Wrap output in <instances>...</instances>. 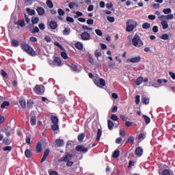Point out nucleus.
Returning a JSON list of instances; mask_svg holds the SVG:
<instances>
[{
    "instance_id": "f257e3e1",
    "label": "nucleus",
    "mask_w": 175,
    "mask_h": 175,
    "mask_svg": "<svg viewBox=\"0 0 175 175\" xmlns=\"http://www.w3.org/2000/svg\"><path fill=\"white\" fill-rule=\"evenodd\" d=\"M21 47L25 53H27L31 57H35L36 55V51L29 45L28 43L23 42L21 44Z\"/></svg>"
},
{
    "instance_id": "f03ea898",
    "label": "nucleus",
    "mask_w": 175,
    "mask_h": 175,
    "mask_svg": "<svg viewBox=\"0 0 175 175\" xmlns=\"http://www.w3.org/2000/svg\"><path fill=\"white\" fill-rule=\"evenodd\" d=\"M126 32H132L137 27V22L135 19H129L126 23Z\"/></svg>"
},
{
    "instance_id": "7ed1b4c3",
    "label": "nucleus",
    "mask_w": 175,
    "mask_h": 175,
    "mask_svg": "<svg viewBox=\"0 0 175 175\" xmlns=\"http://www.w3.org/2000/svg\"><path fill=\"white\" fill-rule=\"evenodd\" d=\"M132 43L135 47H142V46L144 44L140 36H139L137 34H135L133 38Z\"/></svg>"
},
{
    "instance_id": "20e7f679",
    "label": "nucleus",
    "mask_w": 175,
    "mask_h": 175,
    "mask_svg": "<svg viewBox=\"0 0 175 175\" xmlns=\"http://www.w3.org/2000/svg\"><path fill=\"white\" fill-rule=\"evenodd\" d=\"M33 92L37 95H43L44 94V86L42 85H36L33 89Z\"/></svg>"
},
{
    "instance_id": "39448f33",
    "label": "nucleus",
    "mask_w": 175,
    "mask_h": 175,
    "mask_svg": "<svg viewBox=\"0 0 175 175\" xmlns=\"http://www.w3.org/2000/svg\"><path fill=\"white\" fill-rule=\"evenodd\" d=\"M51 66H62V61L61 60V58L58 57H55L53 62H51L49 63Z\"/></svg>"
},
{
    "instance_id": "423d86ee",
    "label": "nucleus",
    "mask_w": 175,
    "mask_h": 175,
    "mask_svg": "<svg viewBox=\"0 0 175 175\" xmlns=\"http://www.w3.org/2000/svg\"><path fill=\"white\" fill-rule=\"evenodd\" d=\"M72 158H73V155L70 153H66L65 156L59 159V162H68L69 161H72Z\"/></svg>"
},
{
    "instance_id": "0eeeda50",
    "label": "nucleus",
    "mask_w": 175,
    "mask_h": 175,
    "mask_svg": "<svg viewBox=\"0 0 175 175\" xmlns=\"http://www.w3.org/2000/svg\"><path fill=\"white\" fill-rule=\"evenodd\" d=\"M94 83L97 87H105L106 85V81L105 79L100 78L94 79Z\"/></svg>"
},
{
    "instance_id": "6e6552de",
    "label": "nucleus",
    "mask_w": 175,
    "mask_h": 175,
    "mask_svg": "<svg viewBox=\"0 0 175 175\" xmlns=\"http://www.w3.org/2000/svg\"><path fill=\"white\" fill-rule=\"evenodd\" d=\"M75 150L76 151H78V152H82V154L88 152V148H85L83 145H78L76 146Z\"/></svg>"
},
{
    "instance_id": "1a4fd4ad",
    "label": "nucleus",
    "mask_w": 175,
    "mask_h": 175,
    "mask_svg": "<svg viewBox=\"0 0 175 175\" xmlns=\"http://www.w3.org/2000/svg\"><path fill=\"white\" fill-rule=\"evenodd\" d=\"M140 61H142V57L140 56H137L127 59V62H131V64H136L137 62H140Z\"/></svg>"
},
{
    "instance_id": "9d476101",
    "label": "nucleus",
    "mask_w": 175,
    "mask_h": 175,
    "mask_svg": "<svg viewBox=\"0 0 175 175\" xmlns=\"http://www.w3.org/2000/svg\"><path fill=\"white\" fill-rule=\"evenodd\" d=\"M82 40H90L91 38V35L87 31H84L81 34Z\"/></svg>"
},
{
    "instance_id": "9b49d317",
    "label": "nucleus",
    "mask_w": 175,
    "mask_h": 175,
    "mask_svg": "<svg viewBox=\"0 0 175 175\" xmlns=\"http://www.w3.org/2000/svg\"><path fill=\"white\" fill-rule=\"evenodd\" d=\"M49 26L51 29H57V28H58V23H57V21H51Z\"/></svg>"
},
{
    "instance_id": "f8f14e48",
    "label": "nucleus",
    "mask_w": 175,
    "mask_h": 175,
    "mask_svg": "<svg viewBox=\"0 0 175 175\" xmlns=\"http://www.w3.org/2000/svg\"><path fill=\"white\" fill-rule=\"evenodd\" d=\"M70 68L71 69V70H72L73 72H80V70H81V66H77L75 64H71L70 66Z\"/></svg>"
},
{
    "instance_id": "ddd939ff",
    "label": "nucleus",
    "mask_w": 175,
    "mask_h": 175,
    "mask_svg": "<svg viewBox=\"0 0 175 175\" xmlns=\"http://www.w3.org/2000/svg\"><path fill=\"white\" fill-rule=\"evenodd\" d=\"M135 155L137 157H142L143 155V148L138 146L135 148Z\"/></svg>"
},
{
    "instance_id": "4468645a",
    "label": "nucleus",
    "mask_w": 175,
    "mask_h": 175,
    "mask_svg": "<svg viewBox=\"0 0 175 175\" xmlns=\"http://www.w3.org/2000/svg\"><path fill=\"white\" fill-rule=\"evenodd\" d=\"M37 12L39 16H43V14H44L46 13V11L44 10V8H43L42 7H38L37 8Z\"/></svg>"
},
{
    "instance_id": "2eb2a0df",
    "label": "nucleus",
    "mask_w": 175,
    "mask_h": 175,
    "mask_svg": "<svg viewBox=\"0 0 175 175\" xmlns=\"http://www.w3.org/2000/svg\"><path fill=\"white\" fill-rule=\"evenodd\" d=\"M15 24H16V25H19L20 27H21V28H24V27L25 26V21L24 19L19 20L16 22Z\"/></svg>"
},
{
    "instance_id": "dca6fc26",
    "label": "nucleus",
    "mask_w": 175,
    "mask_h": 175,
    "mask_svg": "<svg viewBox=\"0 0 175 175\" xmlns=\"http://www.w3.org/2000/svg\"><path fill=\"white\" fill-rule=\"evenodd\" d=\"M36 152H42V142H38L36 147Z\"/></svg>"
},
{
    "instance_id": "f3484780",
    "label": "nucleus",
    "mask_w": 175,
    "mask_h": 175,
    "mask_svg": "<svg viewBox=\"0 0 175 175\" xmlns=\"http://www.w3.org/2000/svg\"><path fill=\"white\" fill-rule=\"evenodd\" d=\"M26 12H27L29 16H35V14H36L35 10H31V8H26Z\"/></svg>"
},
{
    "instance_id": "a211bd4d",
    "label": "nucleus",
    "mask_w": 175,
    "mask_h": 175,
    "mask_svg": "<svg viewBox=\"0 0 175 175\" xmlns=\"http://www.w3.org/2000/svg\"><path fill=\"white\" fill-rule=\"evenodd\" d=\"M57 147H62L64 146V139H57L55 142Z\"/></svg>"
},
{
    "instance_id": "6ab92c4d",
    "label": "nucleus",
    "mask_w": 175,
    "mask_h": 175,
    "mask_svg": "<svg viewBox=\"0 0 175 175\" xmlns=\"http://www.w3.org/2000/svg\"><path fill=\"white\" fill-rule=\"evenodd\" d=\"M107 124H108V129L109 131H113V128L114 127V123L113 121L108 120H107Z\"/></svg>"
},
{
    "instance_id": "aec40b11",
    "label": "nucleus",
    "mask_w": 175,
    "mask_h": 175,
    "mask_svg": "<svg viewBox=\"0 0 175 175\" xmlns=\"http://www.w3.org/2000/svg\"><path fill=\"white\" fill-rule=\"evenodd\" d=\"M75 47L77 50H83L84 46L83 45V43L78 42L75 44Z\"/></svg>"
},
{
    "instance_id": "412c9836",
    "label": "nucleus",
    "mask_w": 175,
    "mask_h": 175,
    "mask_svg": "<svg viewBox=\"0 0 175 175\" xmlns=\"http://www.w3.org/2000/svg\"><path fill=\"white\" fill-rule=\"evenodd\" d=\"M30 124H31V125H32V126L36 125V116H33L31 117V119H30Z\"/></svg>"
},
{
    "instance_id": "4be33fe9",
    "label": "nucleus",
    "mask_w": 175,
    "mask_h": 175,
    "mask_svg": "<svg viewBox=\"0 0 175 175\" xmlns=\"http://www.w3.org/2000/svg\"><path fill=\"white\" fill-rule=\"evenodd\" d=\"M102 136V129H98L97 131L96 140L99 142L100 140V137Z\"/></svg>"
},
{
    "instance_id": "5701e85b",
    "label": "nucleus",
    "mask_w": 175,
    "mask_h": 175,
    "mask_svg": "<svg viewBox=\"0 0 175 175\" xmlns=\"http://www.w3.org/2000/svg\"><path fill=\"white\" fill-rule=\"evenodd\" d=\"M161 25L163 27V29H167V28H169V24H167V21H161Z\"/></svg>"
},
{
    "instance_id": "b1692460",
    "label": "nucleus",
    "mask_w": 175,
    "mask_h": 175,
    "mask_svg": "<svg viewBox=\"0 0 175 175\" xmlns=\"http://www.w3.org/2000/svg\"><path fill=\"white\" fill-rule=\"evenodd\" d=\"M8 106H10V103L9 101H3L1 105V109H5V107H8Z\"/></svg>"
},
{
    "instance_id": "393cba45",
    "label": "nucleus",
    "mask_w": 175,
    "mask_h": 175,
    "mask_svg": "<svg viewBox=\"0 0 175 175\" xmlns=\"http://www.w3.org/2000/svg\"><path fill=\"white\" fill-rule=\"evenodd\" d=\"M3 143L5 144V146H10L12 144V140L9 139L8 138L5 137L3 140Z\"/></svg>"
},
{
    "instance_id": "a878e982",
    "label": "nucleus",
    "mask_w": 175,
    "mask_h": 175,
    "mask_svg": "<svg viewBox=\"0 0 175 175\" xmlns=\"http://www.w3.org/2000/svg\"><path fill=\"white\" fill-rule=\"evenodd\" d=\"M51 120L53 122V124H58L59 122L58 117L54 116H52L51 117Z\"/></svg>"
},
{
    "instance_id": "bb28decb",
    "label": "nucleus",
    "mask_w": 175,
    "mask_h": 175,
    "mask_svg": "<svg viewBox=\"0 0 175 175\" xmlns=\"http://www.w3.org/2000/svg\"><path fill=\"white\" fill-rule=\"evenodd\" d=\"M142 83H143L142 77H139L135 80V85H140V84H142Z\"/></svg>"
},
{
    "instance_id": "cd10ccee",
    "label": "nucleus",
    "mask_w": 175,
    "mask_h": 175,
    "mask_svg": "<svg viewBox=\"0 0 175 175\" xmlns=\"http://www.w3.org/2000/svg\"><path fill=\"white\" fill-rule=\"evenodd\" d=\"M142 117L144 119L146 124H150V122H151V119L150 118V117H148L146 115H143Z\"/></svg>"
},
{
    "instance_id": "c85d7f7f",
    "label": "nucleus",
    "mask_w": 175,
    "mask_h": 175,
    "mask_svg": "<svg viewBox=\"0 0 175 175\" xmlns=\"http://www.w3.org/2000/svg\"><path fill=\"white\" fill-rule=\"evenodd\" d=\"M11 45L12 46V47H18V40H12L11 41Z\"/></svg>"
},
{
    "instance_id": "c756f323",
    "label": "nucleus",
    "mask_w": 175,
    "mask_h": 175,
    "mask_svg": "<svg viewBox=\"0 0 175 175\" xmlns=\"http://www.w3.org/2000/svg\"><path fill=\"white\" fill-rule=\"evenodd\" d=\"M118 157H120V150H116L113 152L112 154V158H118Z\"/></svg>"
},
{
    "instance_id": "7c9ffc66",
    "label": "nucleus",
    "mask_w": 175,
    "mask_h": 175,
    "mask_svg": "<svg viewBox=\"0 0 175 175\" xmlns=\"http://www.w3.org/2000/svg\"><path fill=\"white\" fill-rule=\"evenodd\" d=\"M84 137H85V134L81 133L78 135L77 139H78L79 142H83V140H84Z\"/></svg>"
},
{
    "instance_id": "2f4dec72",
    "label": "nucleus",
    "mask_w": 175,
    "mask_h": 175,
    "mask_svg": "<svg viewBox=\"0 0 175 175\" xmlns=\"http://www.w3.org/2000/svg\"><path fill=\"white\" fill-rule=\"evenodd\" d=\"M19 104L21 106L22 109H25L27 107V105L25 103V100H19Z\"/></svg>"
},
{
    "instance_id": "473e14b6",
    "label": "nucleus",
    "mask_w": 175,
    "mask_h": 175,
    "mask_svg": "<svg viewBox=\"0 0 175 175\" xmlns=\"http://www.w3.org/2000/svg\"><path fill=\"white\" fill-rule=\"evenodd\" d=\"M135 142V137L133 136H131L127 139L126 143H129L130 144H133Z\"/></svg>"
},
{
    "instance_id": "72a5a7b5",
    "label": "nucleus",
    "mask_w": 175,
    "mask_h": 175,
    "mask_svg": "<svg viewBox=\"0 0 175 175\" xmlns=\"http://www.w3.org/2000/svg\"><path fill=\"white\" fill-rule=\"evenodd\" d=\"M46 5L49 9H53V8H54V5L53 4V1H51V0H47Z\"/></svg>"
},
{
    "instance_id": "f704fd0d",
    "label": "nucleus",
    "mask_w": 175,
    "mask_h": 175,
    "mask_svg": "<svg viewBox=\"0 0 175 175\" xmlns=\"http://www.w3.org/2000/svg\"><path fill=\"white\" fill-rule=\"evenodd\" d=\"M25 155L28 159L31 158V150L30 149H26L25 151Z\"/></svg>"
},
{
    "instance_id": "c9c22d12",
    "label": "nucleus",
    "mask_w": 175,
    "mask_h": 175,
    "mask_svg": "<svg viewBox=\"0 0 175 175\" xmlns=\"http://www.w3.org/2000/svg\"><path fill=\"white\" fill-rule=\"evenodd\" d=\"M146 133H141L137 137V140H142V139H146Z\"/></svg>"
},
{
    "instance_id": "e433bc0d",
    "label": "nucleus",
    "mask_w": 175,
    "mask_h": 175,
    "mask_svg": "<svg viewBox=\"0 0 175 175\" xmlns=\"http://www.w3.org/2000/svg\"><path fill=\"white\" fill-rule=\"evenodd\" d=\"M52 130L55 132V131H58L59 129V126H58V124H53L51 126Z\"/></svg>"
},
{
    "instance_id": "4c0bfd02",
    "label": "nucleus",
    "mask_w": 175,
    "mask_h": 175,
    "mask_svg": "<svg viewBox=\"0 0 175 175\" xmlns=\"http://www.w3.org/2000/svg\"><path fill=\"white\" fill-rule=\"evenodd\" d=\"M163 13H164V14H170V13H172V9L165 8L163 10Z\"/></svg>"
},
{
    "instance_id": "58836bf2",
    "label": "nucleus",
    "mask_w": 175,
    "mask_h": 175,
    "mask_svg": "<svg viewBox=\"0 0 175 175\" xmlns=\"http://www.w3.org/2000/svg\"><path fill=\"white\" fill-rule=\"evenodd\" d=\"M150 27H151V25L148 23H144L143 25H142V28L144 29H148V28H150Z\"/></svg>"
},
{
    "instance_id": "ea45409f",
    "label": "nucleus",
    "mask_w": 175,
    "mask_h": 175,
    "mask_svg": "<svg viewBox=\"0 0 175 175\" xmlns=\"http://www.w3.org/2000/svg\"><path fill=\"white\" fill-rule=\"evenodd\" d=\"M142 100H143L144 105H148V103H150V98L147 97H143Z\"/></svg>"
},
{
    "instance_id": "a19ab883",
    "label": "nucleus",
    "mask_w": 175,
    "mask_h": 175,
    "mask_svg": "<svg viewBox=\"0 0 175 175\" xmlns=\"http://www.w3.org/2000/svg\"><path fill=\"white\" fill-rule=\"evenodd\" d=\"M161 39H163V40H167L169 39V34L164 33L160 36Z\"/></svg>"
},
{
    "instance_id": "79ce46f5",
    "label": "nucleus",
    "mask_w": 175,
    "mask_h": 175,
    "mask_svg": "<svg viewBox=\"0 0 175 175\" xmlns=\"http://www.w3.org/2000/svg\"><path fill=\"white\" fill-rule=\"evenodd\" d=\"M70 33V29L66 27L63 31V35H69Z\"/></svg>"
},
{
    "instance_id": "37998d69",
    "label": "nucleus",
    "mask_w": 175,
    "mask_h": 175,
    "mask_svg": "<svg viewBox=\"0 0 175 175\" xmlns=\"http://www.w3.org/2000/svg\"><path fill=\"white\" fill-rule=\"evenodd\" d=\"M32 24H38L39 23V18L38 17H33L31 18Z\"/></svg>"
},
{
    "instance_id": "c03bdc74",
    "label": "nucleus",
    "mask_w": 175,
    "mask_h": 175,
    "mask_svg": "<svg viewBox=\"0 0 175 175\" xmlns=\"http://www.w3.org/2000/svg\"><path fill=\"white\" fill-rule=\"evenodd\" d=\"M107 20L109 21V23H114L116 21V18H114V16H107Z\"/></svg>"
},
{
    "instance_id": "a18cd8bd",
    "label": "nucleus",
    "mask_w": 175,
    "mask_h": 175,
    "mask_svg": "<svg viewBox=\"0 0 175 175\" xmlns=\"http://www.w3.org/2000/svg\"><path fill=\"white\" fill-rule=\"evenodd\" d=\"M165 18L166 20H173V18H174V15H173V14L165 15Z\"/></svg>"
},
{
    "instance_id": "49530a36",
    "label": "nucleus",
    "mask_w": 175,
    "mask_h": 175,
    "mask_svg": "<svg viewBox=\"0 0 175 175\" xmlns=\"http://www.w3.org/2000/svg\"><path fill=\"white\" fill-rule=\"evenodd\" d=\"M57 13L59 16H65V11L64 10L59 8L57 10Z\"/></svg>"
},
{
    "instance_id": "de8ad7c7",
    "label": "nucleus",
    "mask_w": 175,
    "mask_h": 175,
    "mask_svg": "<svg viewBox=\"0 0 175 175\" xmlns=\"http://www.w3.org/2000/svg\"><path fill=\"white\" fill-rule=\"evenodd\" d=\"M94 55L95 57H96V58H99V57H102V53L96 50L94 52Z\"/></svg>"
},
{
    "instance_id": "09e8293b",
    "label": "nucleus",
    "mask_w": 175,
    "mask_h": 175,
    "mask_svg": "<svg viewBox=\"0 0 175 175\" xmlns=\"http://www.w3.org/2000/svg\"><path fill=\"white\" fill-rule=\"evenodd\" d=\"M55 46H56L57 47H58L59 49H60V50H64V46H62V45H61V44H59V42H54Z\"/></svg>"
},
{
    "instance_id": "8fccbe9b",
    "label": "nucleus",
    "mask_w": 175,
    "mask_h": 175,
    "mask_svg": "<svg viewBox=\"0 0 175 175\" xmlns=\"http://www.w3.org/2000/svg\"><path fill=\"white\" fill-rule=\"evenodd\" d=\"M83 16V12L80 11H77L76 12V15L75 16V18H79V17Z\"/></svg>"
},
{
    "instance_id": "3c124183",
    "label": "nucleus",
    "mask_w": 175,
    "mask_h": 175,
    "mask_svg": "<svg viewBox=\"0 0 175 175\" xmlns=\"http://www.w3.org/2000/svg\"><path fill=\"white\" fill-rule=\"evenodd\" d=\"M111 120L113 121H118V116H117L116 114H113L111 116Z\"/></svg>"
},
{
    "instance_id": "603ef678",
    "label": "nucleus",
    "mask_w": 175,
    "mask_h": 175,
    "mask_svg": "<svg viewBox=\"0 0 175 175\" xmlns=\"http://www.w3.org/2000/svg\"><path fill=\"white\" fill-rule=\"evenodd\" d=\"M61 55L62 58H64V59H68V54L66 53V52L65 51L62 52Z\"/></svg>"
},
{
    "instance_id": "864d4df0",
    "label": "nucleus",
    "mask_w": 175,
    "mask_h": 175,
    "mask_svg": "<svg viewBox=\"0 0 175 175\" xmlns=\"http://www.w3.org/2000/svg\"><path fill=\"white\" fill-rule=\"evenodd\" d=\"M95 32H96V35H98V36H103V33L101 31L100 29H96L95 30Z\"/></svg>"
},
{
    "instance_id": "5fc2aeb1",
    "label": "nucleus",
    "mask_w": 175,
    "mask_h": 175,
    "mask_svg": "<svg viewBox=\"0 0 175 175\" xmlns=\"http://www.w3.org/2000/svg\"><path fill=\"white\" fill-rule=\"evenodd\" d=\"M1 76H3V77H5V79H8V73H6V71L1 70Z\"/></svg>"
},
{
    "instance_id": "6e6d98bb",
    "label": "nucleus",
    "mask_w": 175,
    "mask_h": 175,
    "mask_svg": "<svg viewBox=\"0 0 175 175\" xmlns=\"http://www.w3.org/2000/svg\"><path fill=\"white\" fill-rule=\"evenodd\" d=\"M89 62L91 65L95 64V60H94V57H92V56H89Z\"/></svg>"
},
{
    "instance_id": "4d7b16f0",
    "label": "nucleus",
    "mask_w": 175,
    "mask_h": 175,
    "mask_svg": "<svg viewBox=\"0 0 175 175\" xmlns=\"http://www.w3.org/2000/svg\"><path fill=\"white\" fill-rule=\"evenodd\" d=\"M87 25H94V19H92V18L88 19Z\"/></svg>"
},
{
    "instance_id": "13d9d810",
    "label": "nucleus",
    "mask_w": 175,
    "mask_h": 175,
    "mask_svg": "<svg viewBox=\"0 0 175 175\" xmlns=\"http://www.w3.org/2000/svg\"><path fill=\"white\" fill-rule=\"evenodd\" d=\"M48 172L49 175H59L57 171H51V170H49Z\"/></svg>"
},
{
    "instance_id": "bf43d9fd",
    "label": "nucleus",
    "mask_w": 175,
    "mask_h": 175,
    "mask_svg": "<svg viewBox=\"0 0 175 175\" xmlns=\"http://www.w3.org/2000/svg\"><path fill=\"white\" fill-rule=\"evenodd\" d=\"M135 103L137 105H139L140 103V96L139 95H137L135 96Z\"/></svg>"
},
{
    "instance_id": "052dcab7",
    "label": "nucleus",
    "mask_w": 175,
    "mask_h": 175,
    "mask_svg": "<svg viewBox=\"0 0 175 175\" xmlns=\"http://www.w3.org/2000/svg\"><path fill=\"white\" fill-rule=\"evenodd\" d=\"M75 6H76V3L75 2H70L68 4V7L70 8V9H73Z\"/></svg>"
},
{
    "instance_id": "680f3d73",
    "label": "nucleus",
    "mask_w": 175,
    "mask_h": 175,
    "mask_svg": "<svg viewBox=\"0 0 175 175\" xmlns=\"http://www.w3.org/2000/svg\"><path fill=\"white\" fill-rule=\"evenodd\" d=\"M66 21H68V23H74L75 19H73V18H72L70 16H67L66 17Z\"/></svg>"
},
{
    "instance_id": "e2e57ef3",
    "label": "nucleus",
    "mask_w": 175,
    "mask_h": 175,
    "mask_svg": "<svg viewBox=\"0 0 175 175\" xmlns=\"http://www.w3.org/2000/svg\"><path fill=\"white\" fill-rule=\"evenodd\" d=\"M49 154H50V149H49V148H47V149H46L45 150V151L44 152V157H49Z\"/></svg>"
},
{
    "instance_id": "0e129e2a",
    "label": "nucleus",
    "mask_w": 175,
    "mask_h": 175,
    "mask_svg": "<svg viewBox=\"0 0 175 175\" xmlns=\"http://www.w3.org/2000/svg\"><path fill=\"white\" fill-rule=\"evenodd\" d=\"M39 32V27H35L33 29H31V33H36Z\"/></svg>"
},
{
    "instance_id": "69168bd1",
    "label": "nucleus",
    "mask_w": 175,
    "mask_h": 175,
    "mask_svg": "<svg viewBox=\"0 0 175 175\" xmlns=\"http://www.w3.org/2000/svg\"><path fill=\"white\" fill-rule=\"evenodd\" d=\"M120 136H121L122 137H125L126 136V134L125 133V131L121 130L120 131Z\"/></svg>"
},
{
    "instance_id": "338daca9",
    "label": "nucleus",
    "mask_w": 175,
    "mask_h": 175,
    "mask_svg": "<svg viewBox=\"0 0 175 175\" xmlns=\"http://www.w3.org/2000/svg\"><path fill=\"white\" fill-rule=\"evenodd\" d=\"M13 148L12 146H5L3 148V151H10Z\"/></svg>"
},
{
    "instance_id": "774afa93",
    "label": "nucleus",
    "mask_w": 175,
    "mask_h": 175,
    "mask_svg": "<svg viewBox=\"0 0 175 175\" xmlns=\"http://www.w3.org/2000/svg\"><path fill=\"white\" fill-rule=\"evenodd\" d=\"M170 76L172 77V80H175V73L173 72H169Z\"/></svg>"
}]
</instances>
